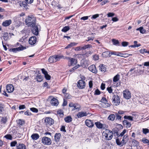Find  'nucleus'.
<instances>
[{
	"mask_svg": "<svg viewBox=\"0 0 149 149\" xmlns=\"http://www.w3.org/2000/svg\"><path fill=\"white\" fill-rule=\"evenodd\" d=\"M120 56L122 57H123L124 58L127 57V55H128V54L127 53L122 54L120 53Z\"/></svg>",
	"mask_w": 149,
	"mask_h": 149,
	"instance_id": "obj_57",
	"label": "nucleus"
},
{
	"mask_svg": "<svg viewBox=\"0 0 149 149\" xmlns=\"http://www.w3.org/2000/svg\"><path fill=\"white\" fill-rule=\"evenodd\" d=\"M116 119L121 120V117L120 115H119L118 114L116 113Z\"/></svg>",
	"mask_w": 149,
	"mask_h": 149,
	"instance_id": "obj_64",
	"label": "nucleus"
},
{
	"mask_svg": "<svg viewBox=\"0 0 149 149\" xmlns=\"http://www.w3.org/2000/svg\"><path fill=\"white\" fill-rule=\"evenodd\" d=\"M123 92L124 97L127 100L131 98V94L129 90H126L124 91Z\"/></svg>",
	"mask_w": 149,
	"mask_h": 149,
	"instance_id": "obj_9",
	"label": "nucleus"
},
{
	"mask_svg": "<svg viewBox=\"0 0 149 149\" xmlns=\"http://www.w3.org/2000/svg\"><path fill=\"white\" fill-rule=\"evenodd\" d=\"M115 14L113 13H109L107 14L108 17H112L114 16Z\"/></svg>",
	"mask_w": 149,
	"mask_h": 149,
	"instance_id": "obj_60",
	"label": "nucleus"
},
{
	"mask_svg": "<svg viewBox=\"0 0 149 149\" xmlns=\"http://www.w3.org/2000/svg\"><path fill=\"white\" fill-rule=\"evenodd\" d=\"M25 22L28 26L32 27L31 30L33 33L35 35H38V28L40 26L36 24L35 18L33 16H28L26 19Z\"/></svg>",
	"mask_w": 149,
	"mask_h": 149,
	"instance_id": "obj_1",
	"label": "nucleus"
},
{
	"mask_svg": "<svg viewBox=\"0 0 149 149\" xmlns=\"http://www.w3.org/2000/svg\"><path fill=\"white\" fill-rule=\"evenodd\" d=\"M65 58L68 60V65L69 66L74 65L76 64L77 63V60L73 58L69 57L66 56L65 57Z\"/></svg>",
	"mask_w": 149,
	"mask_h": 149,
	"instance_id": "obj_5",
	"label": "nucleus"
},
{
	"mask_svg": "<svg viewBox=\"0 0 149 149\" xmlns=\"http://www.w3.org/2000/svg\"><path fill=\"white\" fill-rule=\"evenodd\" d=\"M4 137L7 139L11 140L12 139V136L10 134H7L5 135L4 136Z\"/></svg>",
	"mask_w": 149,
	"mask_h": 149,
	"instance_id": "obj_49",
	"label": "nucleus"
},
{
	"mask_svg": "<svg viewBox=\"0 0 149 149\" xmlns=\"http://www.w3.org/2000/svg\"><path fill=\"white\" fill-rule=\"evenodd\" d=\"M93 59L95 60H98L99 59V57L98 55L95 54L93 56Z\"/></svg>",
	"mask_w": 149,
	"mask_h": 149,
	"instance_id": "obj_50",
	"label": "nucleus"
},
{
	"mask_svg": "<svg viewBox=\"0 0 149 149\" xmlns=\"http://www.w3.org/2000/svg\"><path fill=\"white\" fill-rule=\"evenodd\" d=\"M7 120L6 118L2 117L1 120V123L5 124Z\"/></svg>",
	"mask_w": 149,
	"mask_h": 149,
	"instance_id": "obj_59",
	"label": "nucleus"
},
{
	"mask_svg": "<svg viewBox=\"0 0 149 149\" xmlns=\"http://www.w3.org/2000/svg\"><path fill=\"white\" fill-rule=\"evenodd\" d=\"M102 56L103 57H110L111 55L110 52H104L102 54Z\"/></svg>",
	"mask_w": 149,
	"mask_h": 149,
	"instance_id": "obj_24",
	"label": "nucleus"
},
{
	"mask_svg": "<svg viewBox=\"0 0 149 149\" xmlns=\"http://www.w3.org/2000/svg\"><path fill=\"white\" fill-rule=\"evenodd\" d=\"M92 46L90 44L85 45L84 46L82 47V50H85L88 48H92Z\"/></svg>",
	"mask_w": 149,
	"mask_h": 149,
	"instance_id": "obj_29",
	"label": "nucleus"
},
{
	"mask_svg": "<svg viewBox=\"0 0 149 149\" xmlns=\"http://www.w3.org/2000/svg\"><path fill=\"white\" fill-rule=\"evenodd\" d=\"M3 37L4 40L6 41L8 40L9 38L8 33L7 32H4L3 33Z\"/></svg>",
	"mask_w": 149,
	"mask_h": 149,
	"instance_id": "obj_35",
	"label": "nucleus"
},
{
	"mask_svg": "<svg viewBox=\"0 0 149 149\" xmlns=\"http://www.w3.org/2000/svg\"><path fill=\"white\" fill-rule=\"evenodd\" d=\"M17 143L16 141H14L10 143V146L11 147L15 146Z\"/></svg>",
	"mask_w": 149,
	"mask_h": 149,
	"instance_id": "obj_51",
	"label": "nucleus"
},
{
	"mask_svg": "<svg viewBox=\"0 0 149 149\" xmlns=\"http://www.w3.org/2000/svg\"><path fill=\"white\" fill-rule=\"evenodd\" d=\"M65 97L66 98L70 99L71 98V96L68 93H65L64 95Z\"/></svg>",
	"mask_w": 149,
	"mask_h": 149,
	"instance_id": "obj_56",
	"label": "nucleus"
},
{
	"mask_svg": "<svg viewBox=\"0 0 149 149\" xmlns=\"http://www.w3.org/2000/svg\"><path fill=\"white\" fill-rule=\"evenodd\" d=\"M45 79L47 80H49L51 79V76L49 75L48 73L45 75Z\"/></svg>",
	"mask_w": 149,
	"mask_h": 149,
	"instance_id": "obj_61",
	"label": "nucleus"
},
{
	"mask_svg": "<svg viewBox=\"0 0 149 149\" xmlns=\"http://www.w3.org/2000/svg\"><path fill=\"white\" fill-rule=\"evenodd\" d=\"M132 146L134 147H136L138 146V145H139V142L134 139L132 141Z\"/></svg>",
	"mask_w": 149,
	"mask_h": 149,
	"instance_id": "obj_31",
	"label": "nucleus"
},
{
	"mask_svg": "<svg viewBox=\"0 0 149 149\" xmlns=\"http://www.w3.org/2000/svg\"><path fill=\"white\" fill-rule=\"evenodd\" d=\"M70 28L69 26H65L62 29L61 31L64 32H66L69 31Z\"/></svg>",
	"mask_w": 149,
	"mask_h": 149,
	"instance_id": "obj_38",
	"label": "nucleus"
},
{
	"mask_svg": "<svg viewBox=\"0 0 149 149\" xmlns=\"http://www.w3.org/2000/svg\"><path fill=\"white\" fill-rule=\"evenodd\" d=\"M136 69L135 68H133L131 69L130 71L128 72L127 75L130 74V75H131L133 73H132V72L134 70H135Z\"/></svg>",
	"mask_w": 149,
	"mask_h": 149,
	"instance_id": "obj_53",
	"label": "nucleus"
},
{
	"mask_svg": "<svg viewBox=\"0 0 149 149\" xmlns=\"http://www.w3.org/2000/svg\"><path fill=\"white\" fill-rule=\"evenodd\" d=\"M12 21L10 19L6 20L3 22L2 23V25L4 26H9L11 23Z\"/></svg>",
	"mask_w": 149,
	"mask_h": 149,
	"instance_id": "obj_20",
	"label": "nucleus"
},
{
	"mask_svg": "<svg viewBox=\"0 0 149 149\" xmlns=\"http://www.w3.org/2000/svg\"><path fill=\"white\" fill-rule=\"evenodd\" d=\"M51 103L52 106H57L58 104V100L55 98H53L51 100Z\"/></svg>",
	"mask_w": 149,
	"mask_h": 149,
	"instance_id": "obj_18",
	"label": "nucleus"
},
{
	"mask_svg": "<svg viewBox=\"0 0 149 149\" xmlns=\"http://www.w3.org/2000/svg\"><path fill=\"white\" fill-rule=\"evenodd\" d=\"M14 90V88L13 85L9 84L6 86V90L8 93H11Z\"/></svg>",
	"mask_w": 149,
	"mask_h": 149,
	"instance_id": "obj_14",
	"label": "nucleus"
},
{
	"mask_svg": "<svg viewBox=\"0 0 149 149\" xmlns=\"http://www.w3.org/2000/svg\"><path fill=\"white\" fill-rule=\"evenodd\" d=\"M4 105L3 104L0 103V113H1L4 111Z\"/></svg>",
	"mask_w": 149,
	"mask_h": 149,
	"instance_id": "obj_46",
	"label": "nucleus"
},
{
	"mask_svg": "<svg viewBox=\"0 0 149 149\" xmlns=\"http://www.w3.org/2000/svg\"><path fill=\"white\" fill-rule=\"evenodd\" d=\"M33 0H25V2H22L20 4L21 6L23 7V8H28L27 4H31L33 2Z\"/></svg>",
	"mask_w": 149,
	"mask_h": 149,
	"instance_id": "obj_8",
	"label": "nucleus"
},
{
	"mask_svg": "<svg viewBox=\"0 0 149 149\" xmlns=\"http://www.w3.org/2000/svg\"><path fill=\"white\" fill-rule=\"evenodd\" d=\"M112 42H113V44L115 45H118L119 44L118 41L115 39H113L112 40Z\"/></svg>",
	"mask_w": 149,
	"mask_h": 149,
	"instance_id": "obj_44",
	"label": "nucleus"
},
{
	"mask_svg": "<svg viewBox=\"0 0 149 149\" xmlns=\"http://www.w3.org/2000/svg\"><path fill=\"white\" fill-rule=\"evenodd\" d=\"M116 142L117 145L121 146H123V144L120 143L121 142L119 139H116Z\"/></svg>",
	"mask_w": 149,
	"mask_h": 149,
	"instance_id": "obj_45",
	"label": "nucleus"
},
{
	"mask_svg": "<svg viewBox=\"0 0 149 149\" xmlns=\"http://www.w3.org/2000/svg\"><path fill=\"white\" fill-rule=\"evenodd\" d=\"M37 42V38L35 36H32L31 37L29 40V44L31 45H35Z\"/></svg>",
	"mask_w": 149,
	"mask_h": 149,
	"instance_id": "obj_10",
	"label": "nucleus"
},
{
	"mask_svg": "<svg viewBox=\"0 0 149 149\" xmlns=\"http://www.w3.org/2000/svg\"><path fill=\"white\" fill-rule=\"evenodd\" d=\"M78 44L77 43L75 42H71L70 44H68L65 48V49H67L72 47L76 46Z\"/></svg>",
	"mask_w": 149,
	"mask_h": 149,
	"instance_id": "obj_23",
	"label": "nucleus"
},
{
	"mask_svg": "<svg viewBox=\"0 0 149 149\" xmlns=\"http://www.w3.org/2000/svg\"><path fill=\"white\" fill-rule=\"evenodd\" d=\"M120 79V75L119 74H117L113 78V81L114 82H116L118 81Z\"/></svg>",
	"mask_w": 149,
	"mask_h": 149,
	"instance_id": "obj_27",
	"label": "nucleus"
},
{
	"mask_svg": "<svg viewBox=\"0 0 149 149\" xmlns=\"http://www.w3.org/2000/svg\"><path fill=\"white\" fill-rule=\"evenodd\" d=\"M89 65V62L86 60H84L81 62V66L83 68H86Z\"/></svg>",
	"mask_w": 149,
	"mask_h": 149,
	"instance_id": "obj_17",
	"label": "nucleus"
},
{
	"mask_svg": "<svg viewBox=\"0 0 149 149\" xmlns=\"http://www.w3.org/2000/svg\"><path fill=\"white\" fill-rule=\"evenodd\" d=\"M137 31H139L140 33L142 34H144L145 33L146 30L143 28V27H140L137 28L136 29Z\"/></svg>",
	"mask_w": 149,
	"mask_h": 149,
	"instance_id": "obj_26",
	"label": "nucleus"
},
{
	"mask_svg": "<svg viewBox=\"0 0 149 149\" xmlns=\"http://www.w3.org/2000/svg\"><path fill=\"white\" fill-rule=\"evenodd\" d=\"M57 114L59 115L61 117H63V113L62 110H58L57 111Z\"/></svg>",
	"mask_w": 149,
	"mask_h": 149,
	"instance_id": "obj_41",
	"label": "nucleus"
},
{
	"mask_svg": "<svg viewBox=\"0 0 149 149\" xmlns=\"http://www.w3.org/2000/svg\"><path fill=\"white\" fill-rule=\"evenodd\" d=\"M113 134V132L112 131L107 129L103 133V135L107 140H111L112 139Z\"/></svg>",
	"mask_w": 149,
	"mask_h": 149,
	"instance_id": "obj_2",
	"label": "nucleus"
},
{
	"mask_svg": "<svg viewBox=\"0 0 149 149\" xmlns=\"http://www.w3.org/2000/svg\"><path fill=\"white\" fill-rule=\"evenodd\" d=\"M120 52H116L115 51H112V52H110V54L111 55H116L117 56H119L120 55Z\"/></svg>",
	"mask_w": 149,
	"mask_h": 149,
	"instance_id": "obj_42",
	"label": "nucleus"
},
{
	"mask_svg": "<svg viewBox=\"0 0 149 149\" xmlns=\"http://www.w3.org/2000/svg\"><path fill=\"white\" fill-rule=\"evenodd\" d=\"M115 116L114 114H111L108 117L109 120L111 121H113L115 119Z\"/></svg>",
	"mask_w": 149,
	"mask_h": 149,
	"instance_id": "obj_37",
	"label": "nucleus"
},
{
	"mask_svg": "<svg viewBox=\"0 0 149 149\" xmlns=\"http://www.w3.org/2000/svg\"><path fill=\"white\" fill-rule=\"evenodd\" d=\"M86 125L89 127H92L94 126V124L92 120L87 119L85 121Z\"/></svg>",
	"mask_w": 149,
	"mask_h": 149,
	"instance_id": "obj_15",
	"label": "nucleus"
},
{
	"mask_svg": "<svg viewBox=\"0 0 149 149\" xmlns=\"http://www.w3.org/2000/svg\"><path fill=\"white\" fill-rule=\"evenodd\" d=\"M18 124L20 125H22L24 124V120L21 119H19L17 121Z\"/></svg>",
	"mask_w": 149,
	"mask_h": 149,
	"instance_id": "obj_39",
	"label": "nucleus"
},
{
	"mask_svg": "<svg viewBox=\"0 0 149 149\" xmlns=\"http://www.w3.org/2000/svg\"><path fill=\"white\" fill-rule=\"evenodd\" d=\"M143 132L144 134H146L149 132V130L147 128H143Z\"/></svg>",
	"mask_w": 149,
	"mask_h": 149,
	"instance_id": "obj_47",
	"label": "nucleus"
},
{
	"mask_svg": "<svg viewBox=\"0 0 149 149\" xmlns=\"http://www.w3.org/2000/svg\"><path fill=\"white\" fill-rule=\"evenodd\" d=\"M61 135L60 133H56L54 135V141L56 143H58L59 142Z\"/></svg>",
	"mask_w": 149,
	"mask_h": 149,
	"instance_id": "obj_16",
	"label": "nucleus"
},
{
	"mask_svg": "<svg viewBox=\"0 0 149 149\" xmlns=\"http://www.w3.org/2000/svg\"><path fill=\"white\" fill-rule=\"evenodd\" d=\"M88 113L86 112H79L77 116L78 118H81L84 116H87Z\"/></svg>",
	"mask_w": 149,
	"mask_h": 149,
	"instance_id": "obj_19",
	"label": "nucleus"
},
{
	"mask_svg": "<svg viewBox=\"0 0 149 149\" xmlns=\"http://www.w3.org/2000/svg\"><path fill=\"white\" fill-rule=\"evenodd\" d=\"M112 102L114 105H118L120 103V99L119 96L117 94L114 95L112 97Z\"/></svg>",
	"mask_w": 149,
	"mask_h": 149,
	"instance_id": "obj_3",
	"label": "nucleus"
},
{
	"mask_svg": "<svg viewBox=\"0 0 149 149\" xmlns=\"http://www.w3.org/2000/svg\"><path fill=\"white\" fill-rule=\"evenodd\" d=\"M46 125H51L54 123V120L51 118L47 117L45 120Z\"/></svg>",
	"mask_w": 149,
	"mask_h": 149,
	"instance_id": "obj_11",
	"label": "nucleus"
},
{
	"mask_svg": "<svg viewBox=\"0 0 149 149\" xmlns=\"http://www.w3.org/2000/svg\"><path fill=\"white\" fill-rule=\"evenodd\" d=\"M123 123L124 126L127 128H129L131 126V123L127 120H124L123 121Z\"/></svg>",
	"mask_w": 149,
	"mask_h": 149,
	"instance_id": "obj_21",
	"label": "nucleus"
},
{
	"mask_svg": "<svg viewBox=\"0 0 149 149\" xmlns=\"http://www.w3.org/2000/svg\"><path fill=\"white\" fill-rule=\"evenodd\" d=\"M100 70L102 72H104L106 71V68L104 65H100L99 66Z\"/></svg>",
	"mask_w": 149,
	"mask_h": 149,
	"instance_id": "obj_28",
	"label": "nucleus"
},
{
	"mask_svg": "<svg viewBox=\"0 0 149 149\" xmlns=\"http://www.w3.org/2000/svg\"><path fill=\"white\" fill-rule=\"evenodd\" d=\"M65 121L67 123H69L72 120V118L70 116H68L64 118Z\"/></svg>",
	"mask_w": 149,
	"mask_h": 149,
	"instance_id": "obj_30",
	"label": "nucleus"
},
{
	"mask_svg": "<svg viewBox=\"0 0 149 149\" xmlns=\"http://www.w3.org/2000/svg\"><path fill=\"white\" fill-rule=\"evenodd\" d=\"M30 110L33 112L35 113H37L38 111V110L36 108L33 107L31 108Z\"/></svg>",
	"mask_w": 149,
	"mask_h": 149,
	"instance_id": "obj_55",
	"label": "nucleus"
},
{
	"mask_svg": "<svg viewBox=\"0 0 149 149\" xmlns=\"http://www.w3.org/2000/svg\"><path fill=\"white\" fill-rule=\"evenodd\" d=\"M88 70L96 74L97 72V70L94 65H92L88 68Z\"/></svg>",
	"mask_w": 149,
	"mask_h": 149,
	"instance_id": "obj_13",
	"label": "nucleus"
},
{
	"mask_svg": "<svg viewBox=\"0 0 149 149\" xmlns=\"http://www.w3.org/2000/svg\"><path fill=\"white\" fill-rule=\"evenodd\" d=\"M100 93L101 92L98 89H97L95 90V91L94 95H100Z\"/></svg>",
	"mask_w": 149,
	"mask_h": 149,
	"instance_id": "obj_52",
	"label": "nucleus"
},
{
	"mask_svg": "<svg viewBox=\"0 0 149 149\" xmlns=\"http://www.w3.org/2000/svg\"><path fill=\"white\" fill-rule=\"evenodd\" d=\"M73 107L74 108L72 110H76L77 111H79V110L80 106L78 104L75 103Z\"/></svg>",
	"mask_w": 149,
	"mask_h": 149,
	"instance_id": "obj_32",
	"label": "nucleus"
},
{
	"mask_svg": "<svg viewBox=\"0 0 149 149\" xmlns=\"http://www.w3.org/2000/svg\"><path fill=\"white\" fill-rule=\"evenodd\" d=\"M77 86L81 89L84 88L85 86V82L82 80H80L78 82Z\"/></svg>",
	"mask_w": 149,
	"mask_h": 149,
	"instance_id": "obj_12",
	"label": "nucleus"
},
{
	"mask_svg": "<svg viewBox=\"0 0 149 149\" xmlns=\"http://www.w3.org/2000/svg\"><path fill=\"white\" fill-rule=\"evenodd\" d=\"M95 124L96 127L98 129H105L107 128V125L105 124H102L100 122H95Z\"/></svg>",
	"mask_w": 149,
	"mask_h": 149,
	"instance_id": "obj_7",
	"label": "nucleus"
},
{
	"mask_svg": "<svg viewBox=\"0 0 149 149\" xmlns=\"http://www.w3.org/2000/svg\"><path fill=\"white\" fill-rule=\"evenodd\" d=\"M101 102L104 103L106 102H107V100L105 97H103L101 100Z\"/></svg>",
	"mask_w": 149,
	"mask_h": 149,
	"instance_id": "obj_58",
	"label": "nucleus"
},
{
	"mask_svg": "<svg viewBox=\"0 0 149 149\" xmlns=\"http://www.w3.org/2000/svg\"><path fill=\"white\" fill-rule=\"evenodd\" d=\"M124 118L125 119H127L130 120H133V118H134V117L130 116H125L124 117Z\"/></svg>",
	"mask_w": 149,
	"mask_h": 149,
	"instance_id": "obj_40",
	"label": "nucleus"
},
{
	"mask_svg": "<svg viewBox=\"0 0 149 149\" xmlns=\"http://www.w3.org/2000/svg\"><path fill=\"white\" fill-rule=\"evenodd\" d=\"M128 42H123L122 43V45L123 47H126L128 45Z\"/></svg>",
	"mask_w": 149,
	"mask_h": 149,
	"instance_id": "obj_62",
	"label": "nucleus"
},
{
	"mask_svg": "<svg viewBox=\"0 0 149 149\" xmlns=\"http://www.w3.org/2000/svg\"><path fill=\"white\" fill-rule=\"evenodd\" d=\"M36 79L37 81L40 82L43 79L42 77L40 75L38 74L36 76Z\"/></svg>",
	"mask_w": 149,
	"mask_h": 149,
	"instance_id": "obj_36",
	"label": "nucleus"
},
{
	"mask_svg": "<svg viewBox=\"0 0 149 149\" xmlns=\"http://www.w3.org/2000/svg\"><path fill=\"white\" fill-rule=\"evenodd\" d=\"M107 91L109 93H112L113 89L111 87H108L107 88Z\"/></svg>",
	"mask_w": 149,
	"mask_h": 149,
	"instance_id": "obj_48",
	"label": "nucleus"
},
{
	"mask_svg": "<svg viewBox=\"0 0 149 149\" xmlns=\"http://www.w3.org/2000/svg\"><path fill=\"white\" fill-rule=\"evenodd\" d=\"M48 60L49 62L50 63L56 62V61L55 55L49 57V58Z\"/></svg>",
	"mask_w": 149,
	"mask_h": 149,
	"instance_id": "obj_25",
	"label": "nucleus"
},
{
	"mask_svg": "<svg viewBox=\"0 0 149 149\" xmlns=\"http://www.w3.org/2000/svg\"><path fill=\"white\" fill-rule=\"evenodd\" d=\"M92 52L91 51H89L86 52L84 54L85 56L88 57L92 54Z\"/></svg>",
	"mask_w": 149,
	"mask_h": 149,
	"instance_id": "obj_43",
	"label": "nucleus"
},
{
	"mask_svg": "<svg viewBox=\"0 0 149 149\" xmlns=\"http://www.w3.org/2000/svg\"><path fill=\"white\" fill-rule=\"evenodd\" d=\"M26 49V47H23L21 45L20 47H18L10 49L9 50V51L14 53H16L18 52L23 50Z\"/></svg>",
	"mask_w": 149,
	"mask_h": 149,
	"instance_id": "obj_6",
	"label": "nucleus"
},
{
	"mask_svg": "<svg viewBox=\"0 0 149 149\" xmlns=\"http://www.w3.org/2000/svg\"><path fill=\"white\" fill-rule=\"evenodd\" d=\"M17 149H26V147L24 144H20L17 146Z\"/></svg>",
	"mask_w": 149,
	"mask_h": 149,
	"instance_id": "obj_34",
	"label": "nucleus"
},
{
	"mask_svg": "<svg viewBox=\"0 0 149 149\" xmlns=\"http://www.w3.org/2000/svg\"><path fill=\"white\" fill-rule=\"evenodd\" d=\"M56 58V61H58L59 60L63 58L65 59V57L63 55H55Z\"/></svg>",
	"mask_w": 149,
	"mask_h": 149,
	"instance_id": "obj_33",
	"label": "nucleus"
},
{
	"mask_svg": "<svg viewBox=\"0 0 149 149\" xmlns=\"http://www.w3.org/2000/svg\"><path fill=\"white\" fill-rule=\"evenodd\" d=\"M99 14H96L93 15L91 18L92 19H96L98 17H99Z\"/></svg>",
	"mask_w": 149,
	"mask_h": 149,
	"instance_id": "obj_54",
	"label": "nucleus"
},
{
	"mask_svg": "<svg viewBox=\"0 0 149 149\" xmlns=\"http://www.w3.org/2000/svg\"><path fill=\"white\" fill-rule=\"evenodd\" d=\"M31 137L33 140H36L39 138V136L38 134H33L31 135Z\"/></svg>",
	"mask_w": 149,
	"mask_h": 149,
	"instance_id": "obj_22",
	"label": "nucleus"
},
{
	"mask_svg": "<svg viewBox=\"0 0 149 149\" xmlns=\"http://www.w3.org/2000/svg\"><path fill=\"white\" fill-rule=\"evenodd\" d=\"M94 37H88L87 38L88 39L86 40V41L87 42H88L90 41H93L94 39Z\"/></svg>",
	"mask_w": 149,
	"mask_h": 149,
	"instance_id": "obj_63",
	"label": "nucleus"
},
{
	"mask_svg": "<svg viewBox=\"0 0 149 149\" xmlns=\"http://www.w3.org/2000/svg\"><path fill=\"white\" fill-rule=\"evenodd\" d=\"M42 142L45 145H49L51 144L52 142L50 138L44 136L42 138Z\"/></svg>",
	"mask_w": 149,
	"mask_h": 149,
	"instance_id": "obj_4",
	"label": "nucleus"
}]
</instances>
